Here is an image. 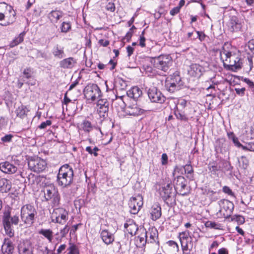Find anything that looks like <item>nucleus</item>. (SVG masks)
<instances>
[{
    "label": "nucleus",
    "mask_w": 254,
    "mask_h": 254,
    "mask_svg": "<svg viewBox=\"0 0 254 254\" xmlns=\"http://www.w3.org/2000/svg\"><path fill=\"white\" fill-rule=\"evenodd\" d=\"M74 172L72 168L68 164L62 166L59 169L57 176V184L63 188L70 186L73 180Z\"/></svg>",
    "instance_id": "1"
},
{
    "label": "nucleus",
    "mask_w": 254,
    "mask_h": 254,
    "mask_svg": "<svg viewBox=\"0 0 254 254\" xmlns=\"http://www.w3.org/2000/svg\"><path fill=\"white\" fill-rule=\"evenodd\" d=\"M220 58L224 65L231 67L233 70H236L242 67V62L241 59L236 55H232L231 53L224 49L220 52Z\"/></svg>",
    "instance_id": "2"
},
{
    "label": "nucleus",
    "mask_w": 254,
    "mask_h": 254,
    "mask_svg": "<svg viewBox=\"0 0 254 254\" xmlns=\"http://www.w3.org/2000/svg\"><path fill=\"white\" fill-rule=\"evenodd\" d=\"M16 19V12L12 7L5 3H0V21L5 20L1 25L6 26L12 24Z\"/></svg>",
    "instance_id": "3"
},
{
    "label": "nucleus",
    "mask_w": 254,
    "mask_h": 254,
    "mask_svg": "<svg viewBox=\"0 0 254 254\" xmlns=\"http://www.w3.org/2000/svg\"><path fill=\"white\" fill-rule=\"evenodd\" d=\"M43 191L46 201L50 200L53 207H58L60 204V195L57 189L53 184L44 187Z\"/></svg>",
    "instance_id": "4"
},
{
    "label": "nucleus",
    "mask_w": 254,
    "mask_h": 254,
    "mask_svg": "<svg viewBox=\"0 0 254 254\" xmlns=\"http://www.w3.org/2000/svg\"><path fill=\"white\" fill-rule=\"evenodd\" d=\"M37 214L35 207L31 204H26L21 207V219L27 225L30 226L34 223Z\"/></svg>",
    "instance_id": "5"
},
{
    "label": "nucleus",
    "mask_w": 254,
    "mask_h": 254,
    "mask_svg": "<svg viewBox=\"0 0 254 254\" xmlns=\"http://www.w3.org/2000/svg\"><path fill=\"white\" fill-rule=\"evenodd\" d=\"M2 222L6 234L10 237L14 235V231L11 228V223L17 225L19 222L18 216L14 215L10 217V212L9 211H5L2 217Z\"/></svg>",
    "instance_id": "6"
},
{
    "label": "nucleus",
    "mask_w": 254,
    "mask_h": 254,
    "mask_svg": "<svg viewBox=\"0 0 254 254\" xmlns=\"http://www.w3.org/2000/svg\"><path fill=\"white\" fill-rule=\"evenodd\" d=\"M84 94L87 100L94 101L101 97V91L97 84H88L84 89Z\"/></svg>",
    "instance_id": "7"
},
{
    "label": "nucleus",
    "mask_w": 254,
    "mask_h": 254,
    "mask_svg": "<svg viewBox=\"0 0 254 254\" xmlns=\"http://www.w3.org/2000/svg\"><path fill=\"white\" fill-rule=\"evenodd\" d=\"M47 165L46 161L39 157L31 158L28 162L29 168L36 173H40L44 171Z\"/></svg>",
    "instance_id": "8"
},
{
    "label": "nucleus",
    "mask_w": 254,
    "mask_h": 254,
    "mask_svg": "<svg viewBox=\"0 0 254 254\" xmlns=\"http://www.w3.org/2000/svg\"><path fill=\"white\" fill-rule=\"evenodd\" d=\"M173 191V188L170 184H167L159 189L161 197L168 205L172 204L175 201Z\"/></svg>",
    "instance_id": "9"
},
{
    "label": "nucleus",
    "mask_w": 254,
    "mask_h": 254,
    "mask_svg": "<svg viewBox=\"0 0 254 254\" xmlns=\"http://www.w3.org/2000/svg\"><path fill=\"white\" fill-rule=\"evenodd\" d=\"M172 64V58L169 55H161L154 59V66L164 71L169 69Z\"/></svg>",
    "instance_id": "10"
},
{
    "label": "nucleus",
    "mask_w": 254,
    "mask_h": 254,
    "mask_svg": "<svg viewBox=\"0 0 254 254\" xmlns=\"http://www.w3.org/2000/svg\"><path fill=\"white\" fill-rule=\"evenodd\" d=\"M220 209L217 213L225 218H228L231 215L234 209V204L227 199H221L218 202Z\"/></svg>",
    "instance_id": "11"
},
{
    "label": "nucleus",
    "mask_w": 254,
    "mask_h": 254,
    "mask_svg": "<svg viewBox=\"0 0 254 254\" xmlns=\"http://www.w3.org/2000/svg\"><path fill=\"white\" fill-rule=\"evenodd\" d=\"M68 212L63 208L55 209L52 215V221L64 224L68 219Z\"/></svg>",
    "instance_id": "12"
},
{
    "label": "nucleus",
    "mask_w": 254,
    "mask_h": 254,
    "mask_svg": "<svg viewBox=\"0 0 254 254\" xmlns=\"http://www.w3.org/2000/svg\"><path fill=\"white\" fill-rule=\"evenodd\" d=\"M147 93L148 97L152 102L162 104L166 100V97L160 91L155 87L149 88Z\"/></svg>",
    "instance_id": "13"
},
{
    "label": "nucleus",
    "mask_w": 254,
    "mask_h": 254,
    "mask_svg": "<svg viewBox=\"0 0 254 254\" xmlns=\"http://www.w3.org/2000/svg\"><path fill=\"white\" fill-rule=\"evenodd\" d=\"M204 72V67L197 64H191L188 69V74L196 79H198Z\"/></svg>",
    "instance_id": "14"
},
{
    "label": "nucleus",
    "mask_w": 254,
    "mask_h": 254,
    "mask_svg": "<svg viewBox=\"0 0 254 254\" xmlns=\"http://www.w3.org/2000/svg\"><path fill=\"white\" fill-rule=\"evenodd\" d=\"M143 205L142 198L138 196L136 197H132L130 199L128 205L130 212L132 214H136Z\"/></svg>",
    "instance_id": "15"
},
{
    "label": "nucleus",
    "mask_w": 254,
    "mask_h": 254,
    "mask_svg": "<svg viewBox=\"0 0 254 254\" xmlns=\"http://www.w3.org/2000/svg\"><path fill=\"white\" fill-rule=\"evenodd\" d=\"M173 183L175 189L179 190L181 194L184 195L187 193L185 191L187 185V181L184 177L181 176H177L174 179Z\"/></svg>",
    "instance_id": "16"
},
{
    "label": "nucleus",
    "mask_w": 254,
    "mask_h": 254,
    "mask_svg": "<svg viewBox=\"0 0 254 254\" xmlns=\"http://www.w3.org/2000/svg\"><path fill=\"white\" fill-rule=\"evenodd\" d=\"M33 249L30 241H23L18 244V254H33Z\"/></svg>",
    "instance_id": "17"
},
{
    "label": "nucleus",
    "mask_w": 254,
    "mask_h": 254,
    "mask_svg": "<svg viewBox=\"0 0 254 254\" xmlns=\"http://www.w3.org/2000/svg\"><path fill=\"white\" fill-rule=\"evenodd\" d=\"M180 81L181 78L179 76H175L174 78H171L170 80H167L165 86L169 92L173 93L179 88Z\"/></svg>",
    "instance_id": "18"
},
{
    "label": "nucleus",
    "mask_w": 254,
    "mask_h": 254,
    "mask_svg": "<svg viewBox=\"0 0 254 254\" xmlns=\"http://www.w3.org/2000/svg\"><path fill=\"white\" fill-rule=\"evenodd\" d=\"M144 234H146V238H147V243H155L157 245L159 244L158 240V231L155 228L149 229L147 231L146 230H143Z\"/></svg>",
    "instance_id": "19"
},
{
    "label": "nucleus",
    "mask_w": 254,
    "mask_h": 254,
    "mask_svg": "<svg viewBox=\"0 0 254 254\" xmlns=\"http://www.w3.org/2000/svg\"><path fill=\"white\" fill-rule=\"evenodd\" d=\"M0 170L5 174H10L15 173L17 170V168L10 162L5 161L0 163Z\"/></svg>",
    "instance_id": "20"
},
{
    "label": "nucleus",
    "mask_w": 254,
    "mask_h": 254,
    "mask_svg": "<svg viewBox=\"0 0 254 254\" xmlns=\"http://www.w3.org/2000/svg\"><path fill=\"white\" fill-rule=\"evenodd\" d=\"M124 112L127 115L136 116L141 114L143 113V110L139 108L136 104H134L126 107Z\"/></svg>",
    "instance_id": "21"
},
{
    "label": "nucleus",
    "mask_w": 254,
    "mask_h": 254,
    "mask_svg": "<svg viewBox=\"0 0 254 254\" xmlns=\"http://www.w3.org/2000/svg\"><path fill=\"white\" fill-rule=\"evenodd\" d=\"M183 254H190L193 248V243L191 237L189 239L180 241Z\"/></svg>",
    "instance_id": "22"
},
{
    "label": "nucleus",
    "mask_w": 254,
    "mask_h": 254,
    "mask_svg": "<svg viewBox=\"0 0 254 254\" xmlns=\"http://www.w3.org/2000/svg\"><path fill=\"white\" fill-rule=\"evenodd\" d=\"M94 126L91 122L86 119L84 120L80 124L78 125L79 130L83 131L85 133H89L94 128Z\"/></svg>",
    "instance_id": "23"
},
{
    "label": "nucleus",
    "mask_w": 254,
    "mask_h": 254,
    "mask_svg": "<svg viewBox=\"0 0 254 254\" xmlns=\"http://www.w3.org/2000/svg\"><path fill=\"white\" fill-rule=\"evenodd\" d=\"M124 227L126 231L131 236L135 235L138 230L137 225L132 220L127 221V222L124 224Z\"/></svg>",
    "instance_id": "24"
},
{
    "label": "nucleus",
    "mask_w": 254,
    "mask_h": 254,
    "mask_svg": "<svg viewBox=\"0 0 254 254\" xmlns=\"http://www.w3.org/2000/svg\"><path fill=\"white\" fill-rule=\"evenodd\" d=\"M100 236L102 240L106 245L111 244L114 241L113 234L107 230H102Z\"/></svg>",
    "instance_id": "25"
},
{
    "label": "nucleus",
    "mask_w": 254,
    "mask_h": 254,
    "mask_svg": "<svg viewBox=\"0 0 254 254\" xmlns=\"http://www.w3.org/2000/svg\"><path fill=\"white\" fill-rule=\"evenodd\" d=\"M150 213L151 219L155 221L158 219L161 216V208L158 204H154L150 209Z\"/></svg>",
    "instance_id": "26"
},
{
    "label": "nucleus",
    "mask_w": 254,
    "mask_h": 254,
    "mask_svg": "<svg viewBox=\"0 0 254 254\" xmlns=\"http://www.w3.org/2000/svg\"><path fill=\"white\" fill-rule=\"evenodd\" d=\"M1 250L3 254H12L14 250V246L10 240H4L2 246Z\"/></svg>",
    "instance_id": "27"
},
{
    "label": "nucleus",
    "mask_w": 254,
    "mask_h": 254,
    "mask_svg": "<svg viewBox=\"0 0 254 254\" xmlns=\"http://www.w3.org/2000/svg\"><path fill=\"white\" fill-rule=\"evenodd\" d=\"M127 94L128 97L134 99H137L141 96L142 92L139 88L134 86L128 90Z\"/></svg>",
    "instance_id": "28"
},
{
    "label": "nucleus",
    "mask_w": 254,
    "mask_h": 254,
    "mask_svg": "<svg viewBox=\"0 0 254 254\" xmlns=\"http://www.w3.org/2000/svg\"><path fill=\"white\" fill-rule=\"evenodd\" d=\"M64 15V13L61 10H54L51 11L48 17L52 23H57Z\"/></svg>",
    "instance_id": "29"
},
{
    "label": "nucleus",
    "mask_w": 254,
    "mask_h": 254,
    "mask_svg": "<svg viewBox=\"0 0 254 254\" xmlns=\"http://www.w3.org/2000/svg\"><path fill=\"white\" fill-rule=\"evenodd\" d=\"M64 49V47L58 44L56 45L52 49V54L54 57L58 59H63L65 56Z\"/></svg>",
    "instance_id": "30"
},
{
    "label": "nucleus",
    "mask_w": 254,
    "mask_h": 254,
    "mask_svg": "<svg viewBox=\"0 0 254 254\" xmlns=\"http://www.w3.org/2000/svg\"><path fill=\"white\" fill-rule=\"evenodd\" d=\"M11 185L9 180L5 178L0 179V190L2 192H7L11 189Z\"/></svg>",
    "instance_id": "31"
},
{
    "label": "nucleus",
    "mask_w": 254,
    "mask_h": 254,
    "mask_svg": "<svg viewBox=\"0 0 254 254\" xmlns=\"http://www.w3.org/2000/svg\"><path fill=\"white\" fill-rule=\"evenodd\" d=\"M76 62L73 58H68L61 61L60 66L64 68H70L73 66Z\"/></svg>",
    "instance_id": "32"
},
{
    "label": "nucleus",
    "mask_w": 254,
    "mask_h": 254,
    "mask_svg": "<svg viewBox=\"0 0 254 254\" xmlns=\"http://www.w3.org/2000/svg\"><path fill=\"white\" fill-rule=\"evenodd\" d=\"M39 234L43 236L49 242H52L53 239V232L51 229H42L39 230Z\"/></svg>",
    "instance_id": "33"
},
{
    "label": "nucleus",
    "mask_w": 254,
    "mask_h": 254,
    "mask_svg": "<svg viewBox=\"0 0 254 254\" xmlns=\"http://www.w3.org/2000/svg\"><path fill=\"white\" fill-rule=\"evenodd\" d=\"M28 111L29 110L26 106L21 105L16 109L15 113L17 117L23 119L26 116Z\"/></svg>",
    "instance_id": "34"
},
{
    "label": "nucleus",
    "mask_w": 254,
    "mask_h": 254,
    "mask_svg": "<svg viewBox=\"0 0 254 254\" xmlns=\"http://www.w3.org/2000/svg\"><path fill=\"white\" fill-rule=\"evenodd\" d=\"M204 225L207 228H210L217 230L222 229V226L221 224L213 221H207L205 223Z\"/></svg>",
    "instance_id": "35"
},
{
    "label": "nucleus",
    "mask_w": 254,
    "mask_h": 254,
    "mask_svg": "<svg viewBox=\"0 0 254 254\" xmlns=\"http://www.w3.org/2000/svg\"><path fill=\"white\" fill-rule=\"evenodd\" d=\"M109 111V105L107 104L106 106L99 107L98 109V113L100 117L106 118L108 116V113Z\"/></svg>",
    "instance_id": "36"
},
{
    "label": "nucleus",
    "mask_w": 254,
    "mask_h": 254,
    "mask_svg": "<svg viewBox=\"0 0 254 254\" xmlns=\"http://www.w3.org/2000/svg\"><path fill=\"white\" fill-rule=\"evenodd\" d=\"M23 37L24 34L23 33H20L18 36L11 42L9 45L10 47L11 48L14 47L21 43L23 41Z\"/></svg>",
    "instance_id": "37"
},
{
    "label": "nucleus",
    "mask_w": 254,
    "mask_h": 254,
    "mask_svg": "<svg viewBox=\"0 0 254 254\" xmlns=\"http://www.w3.org/2000/svg\"><path fill=\"white\" fill-rule=\"evenodd\" d=\"M22 73L25 78L29 79L33 77L34 74V71L33 68L31 67H26L23 70Z\"/></svg>",
    "instance_id": "38"
},
{
    "label": "nucleus",
    "mask_w": 254,
    "mask_h": 254,
    "mask_svg": "<svg viewBox=\"0 0 254 254\" xmlns=\"http://www.w3.org/2000/svg\"><path fill=\"white\" fill-rule=\"evenodd\" d=\"M207 195L212 201H215L219 198V192L213 190H208Z\"/></svg>",
    "instance_id": "39"
},
{
    "label": "nucleus",
    "mask_w": 254,
    "mask_h": 254,
    "mask_svg": "<svg viewBox=\"0 0 254 254\" xmlns=\"http://www.w3.org/2000/svg\"><path fill=\"white\" fill-rule=\"evenodd\" d=\"M220 166H218L216 162H210L208 165V168L209 170L213 173L216 172L220 169Z\"/></svg>",
    "instance_id": "40"
},
{
    "label": "nucleus",
    "mask_w": 254,
    "mask_h": 254,
    "mask_svg": "<svg viewBox=\"0 0 254 254\" xmlns=\"http://www.w3.org/2000/svg\"><path fill=\"white\" fill-rule=\"evenodd\" d=\"M239 166L243 169H246L249 165V160L245 156H242L240 158L238 159Z\"/></svg>",
    "instance_id": "41"
},
{
    "label": "nucleus",
    "mask_w": 254,
    "mask_h": 254,
    "mask_svg": "<svg viewBox=\"0 0 254 254\" xmlns=\"http://www.w3.org/2000/svg\"><path fill=\"white\" fill-rule=\"evenodd\" d=\"M60 28L62 32L67 33L71 29V24L69 22H63Z\"/></svg>",
    "instance_id": "42"
},
{
    "label": "nucleus",
    "mask_w": 254,
    "mask_h": 254,
    "mask_svg": "<svg viewBox=\"0 0 254 254\" xmlns=\"http://www.w3.org/2000/svg\"><path fill=\"white\" fill-rule=\"evenodd\" d=\"M225 141L224 138H218L217 139L215 143V150L217 152H218L223 146V144Z\"/></svg>",
    "instance_id": "43"
},
{
    "label": "nucleus",
    "mask_w": 254,
    "mask_h": 254,
    "mask_svg": "<svg viewBox=\"0 0 254 254\" xmlns=\"http://www.w3.org/2000/svg\"><path fill=\"white\" fill-rule=\"evenodd\" d=\"M138 239L139 240L140 244L141 246H145V245L147 243V238H146V234H144V231L141 234V235L138 236Z\"/></svg>",
    "instance_id": "44"
},
{
    "label": "nucleus",
    "mask_w": 254,
    "mask_h": 254,
    "mask_svg": "<svg viewBox=\"0 0 254 254\" xmlns=\"http://www.w3.org/2000/svg\"><path fill=\"white\" fill-rule=\"evenodd\" d=\"M232 27L234 30L240 28V24L238 23V19L236 17L231 19Z\"/></svg>",
    "instance_id": "45"
},
{
    "label": "nucleus",
    "mask_w": 254,
    "mask_h": 254,
    "mask_svg": "<svg viewBox=\"0 0 254 254\" xmlns=\"http://www.w3.org/2000/svg\"><path fill=\"white\" fill-rule=\"evenodd\" d=\"M86 151H87L89 154H93L95 156H98L97 151L99 150V148L97 147H95L93 149L90 146H87L85 149Z\"/></svg>",
    "instance_id": "46"
},
{
    "label": "nucleus",
    "mask_w": 254,
    "mask_h": 254,
    "mask_svg": "<svg viewBox=\"0 0 254 254\" xmlns=\"http://www.w3.org/2000/svg\"><path fill=\"white\" fill-rule=\"evenodd\" d=\"M175 115L177 118L179 120L184 121H188V118L186 116V115L180 112L179 111L176 112Z\"/></svg>",
    "instance_id": "47"
},
{
    "label": "nucleus",
    "mask_w": 254,
    "mask_h": 254,
    "mask_svg": "<svg viewBox=\"0 0 254 254\" xmlns=\"http://www.w3.org/2000/svg\"><path fill=\"white\" fill-rule=\"evenodd\" d=\"M243 150L254 152V142L246 143L245 147H243Z\"/></svg>",
    "instance_id": "48"
},
{
    "label": "nucleus",
    "mask_w": 254,
    "mask_h": 254,
    "mask_svg": "<svg viewBox=\"0 0 254 254\" xmlns=\"http://www.w3.org/2000/svg\"><path fill=\"white\" fill-rule=\"evenodd\" d=\"M168 244L169 246L171 247L174 252H178L179 251V248L178 245L175 241H169L168 242Z\"/></svg>",
    "instance_id": "49"
},
{
    "label": "nucleus",
    "mask_w": 254,
    "mask_h": 254,
    "mask_svg": "<svg viewBox=\"0 0 254 254\" xmlns=\"http://www.w3.org/2000/svg\"><path fill=\"white\" fill-rule=\"evenodd\" d=\"M52 124L51 120H47L46 122H42L38 127L40 129H45L48 126H50Z\"/></svg>",
    "instance_id": "50"
},
{
    "label": "nucleus",
    "mask_w": 254,
    "mask_h": 254,
    "mask_svg": "<svg viewBox=\"0 0 254 254\" xmlns=\"http://www.w3.org/2000/svg\"><path fill=\"white\" fill-rule=\"evenodd\" d=\"M189 232H183L180 233L179 239L180 241H182L185 240L189 239L190 237H189Z\"/></svg>",
    "instance_id": "51"
},
{
    "label": "nucleus",
    "mask_w": 254,
    "mask_h": 254,
    "mask_svg": "<svg viewBox=\"0 0 254 254\" xmlns=\"http://www.w3.org/2000/svg\"><path fill=\"white\" fill-rule=\"evenodd\" d=\"M185 172L188 175H191L193 171L192 166L190 165L187 164L184 166Z\"/></svg>",
    "instance_id": "52"
},
{
    "label": "nucleus",
    "mask_w": 254,
    "mask_h": 254,
    "mask_svg": "<svg viewBox=\"0 0 254 254\" xmlns=\"http://www.w3.org/2000/svg\"><path fill=\"white\" fill-rule=\"evenodd\" d=\"M68 254H79V251L75 246L72 245L69 248Z\"/></svg>",
    "instance_id": "53"
},
{
    "label": "nucleus",
    "mask_w": 254,
    "mask_h": 254,
    "mask_svg": "<svg viewBox=\"0 0 254 254\" xmlns=\"http://www.w3.org/2000/svg\"><path fill=\"white\" fill-rule=\"evenodd\" d=\"M106 9L108 11L113 12L115 10V6L113 2H109L106 6Z\"/></svg>",
    "instance_id": "54"
},
{
    "label": "nucleus",
    "mask_w": 254,
    "mask_h": 254,
    "mask_svg": "<svg viewBox=\"0 0 254 254\" xmlns=\"http://www.w3.org/2000/svg\"><path fill=\"white\" fill-rule=\"evenodd\" d=\"M145 71L146 73H151L152 70V68L151 66L148 64H144L141 67V69Z\"/></svg>",
    "instance_id": "55"
},
{
    "label": "nucleus",
    "mask_w": 254,
    "mask_h": 254,
    "mask_svg": "<svg viewBox=\"0 0 254 254\" xmlns=\"http://www.w3.org/2000/svg\"><path fill=\"white\" fill-rule=\"evenodd\" d=\"M247 47H248L249 49L254 54V40L252 39L250 40L248 44Z\"/></svg>",
    "instance_id": "56"
},
{
    "label": "nucleus",
    "mask_w": 254,
    "mask_h": 254,
    "mask_svg": "<svg viewBox=\"0 0 254 254\" xmlns=\"http://www.w3.org/2000/svg\"><path fill=\"white\" fill-rule=\"evenodd\" d=\"M13 136L11 134H7L2 137L1 138L2 141L4 142H10Z\"/></svg>",
    "instance_id": "57"
},
{
    "label": "nucleus",
    "mask_w": 254,
    "mask_h": 254,
    "mask_svg": "<svg viewBox=\"0 0 254 254\" xmlns=\"http://www.w3.org/2000/svg\"><path fill=\"white\" fill-rule=\"evenodd\" d=\"M106 104L109 105V103L106 100L99 99L98 101L97 106L99 107V108L106 106Z\"/></svg>",
    "instance_id": "58"
},
{
    "label": "nucleus",
    "mask_w": 254,
    "mask_h": 254,
    "mask_svg": "<svg viewBox=\"0 0 254 254\" xmlns=\"http://www.w3.org/2000/svg\"><path fill=\"white\" fill-rule=\"evenodd\" d=\"M69 231V228L67 225H65V227L61 230V234L62 235V237H64L65 235L67 234Z\"/></svg>",
    "instance_id": "59"
},
{
    "label": "nucleus",
    "mask_w": 254,
    "mask_h": 254,
    "mask_svg": "<svg viewBox=\"0 0 254 254\" xmlns=\"http://www.w3.org/2000/svg\"><path fill=\"white\" fill-rule=\"evenodd\" d=\"M233 143L235 144V145L237 146L238 147H241L243 149V147H245V145H242L238 140V138L237 137H235V138H233L232 140Z\"/></svg>",
    "instance_id": "60"
},
{
    "label": "nucleus",
    "mask_w": 254,
    "mask_h": 254,
    "mask_svg": "<svg viewBox=\"0 0 254 254\" xmlns=\"http://www.w3.org/2000/svg\"><path fill=\"white\" fill-rule=\"evenodd\" d=\"M180 10V6H176L174 8H173L172 10H171L170 13L172 15H175L178 13L179 12Z\"/></svg>",
    "instance_id": "61"
},
{
    "label": "nucleus",
    "mask_w": 254,
    "mask_h": 254,
    "mask_svg": "<svg viewBox=\"0 0 254 254\" xmlns=\"http://www.w3.org/2000/svg\"><path fill=\"white\" fill-rule=\"evenodd\" d=\"M223 191L225 193H227L229 195H233V193L232 190L230 189L229 187H228L227 186H224L223 188Z\"/></svg>",
    "instance_id": "62"
},
{
    "label": "nucleus",
    "mask_w": 254,
    "mask_h": 254,
    "mask_svg": "<svg viewBox=\"0 0 254 254\" xmlns=\"http://www.w3.org/2000/svg\"><path fill=\"white\" fill-rule=\"evenodd\" d=\"M168 156L166 153H163L161 156V162L162 165H165L167 163Z\"/></svg>",
    "instance_id": "63"
},
{
    "label": "nucleus",
    "mask_w": 254,
    "mask_h": 254,
    "mask_svg": "<svg viewBox=\"0 0 254 254\" xmlns=\"http://www.w3.org/2000/svg\"><path fill=\"white\" fill-rule=\"evenodd\" d=\"M98 43L103 47H107L109 44V41L106 40L100 39L99 40Z\"/></svg>",
    "instance_id": "64"
}]
</instances>
